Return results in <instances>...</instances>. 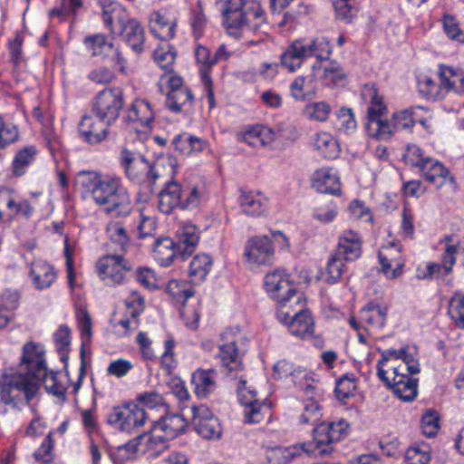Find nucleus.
I'll return each mask as SVG.
<instances>
[{"mask_svg": "<svg viewBox=\"0 0 464 464\" xmlns=\"http://www.w3.org/2000/svg\"><path fill=\"white\" fill-rule=\"evenodd\" d=\"M46 374L44 347L26 343L17 367L5 369L0 376V402L12 408L28 404Z\"/></svg>", "mask_w": 464, "mask_h": 464, "instance_id": "obj_1", "label": "nucleus"}, {"mask_svg": "<svg viewBox=\"0 0 464 464\" xmlns=\"http://www.w3.org/2000/svg\"><path fill=\"white\" fill-rule=\"evenodd\" d=\"M78 179L82 197L91 198L107 215L116 218H125L131 215V197L121 176L82 170L78 173Z\"/></svg>", "mask_w": 464, "mask_h": 464, "instance_id": "obj_2", "label": "nucleus"}, {"mask_svg": "<svg viewBox=\"0 0 464 464\" xmlns=\"http://www.w3.org/2000/svg\"><path fill=\"white\" fill-rule=\"evenodd\" d=\"M349 423L344 419L330 422H321L313 429V440L288 447L272 449L267 459L270 464H287L303 453L307 456L323 457L334 450V444L348 435Z\"/></svg>", "mask_w": 464, "mask_h": 464, "instance_id": "obj_3", "label": "nucleus"}, {"mask_svg": "<svg viewBox=\"0 0 464 464\" xmlns=\"http://www.w3.org/2000/svg\"><path fill=\"white\" fill-rule=\"evenodd\" d=\"M361 98L367 104V134L380 140L391 139L394 132L411 129L414 125L413 109H405L386 119L388 108L383 98L378 93L374 84H365L361 91Z\"/></svg>", "mask_w": 464, "mask_h": 464, "instance_id": "obj_4", "label": "nucleus"}, {"mask_svg": "<svg viewBox=\"0 0 464 464\" xmlns=\"http://www.w3.org/2000/svg\"><path fill=\"white\" fill-rule=\"evenodd\" d=\"M215 5L229 35L238 39L246 33H265L266 14L255 0H215Z\"/></svg>", "mask_w": 464, "mask_h": 464, "instance_id": "obj_5", "label": "nucleus"}, {"mask_svg": "<svg viewBox=\"0 0 464 464\" xmlns=\"http://www.w3.org/2000/svg\"><path fill=\"white\" fill-rule=\"evenodd\" d=\"M102 21L111 33L118 34L137 54L144 51L145 32L140 23L113 0H98Z\"/></svg>", "mask_w": 464, "mask_h": 464, "instance_id": "obj_6", "label": "nucleus"}, {"mask_svg": "<svg viewBox=\"0 0 464 464\" xmlns=\"http://www.w3.org/2000/svg\"><path fill=\"white\" fill-rule=\"evenodd\" d=\"M158 208L166 215L174 209H194L208 201V196L203 184L183 186L177 180L167 181L158 195Z\"/></svg>", "mask_w": 464, "mask_h": 464, "instance_id": "obj_7", "label": "nucleus"}, {"mask_svg": "<svg viewBox=\"0 0 464 464\" xmlns=\"http://www.w3.org/2000/svg\"><path fill=\"white\" fill-rule=\"evenodd\" d=\"M406 165L417 169L419 175L430 184L437 188L442 187L447 181L455 182L450 170L439 160L429 156L416 144H408L402 154Z\"/></svg>", "mask_w": 464, "mask_h": 464, "instance_id": "obj_8", "label": "nucleus"}, {"mask_svg": "<svg viewBox=\"0 0 464 464\" xmlns=\"http://www.w3.org/2000/svg\"><path fill=\"white\" fill-rule=\"evenodd\" d=\"M333 45L325 36L314 39H297L287 46L280 55V64L289 72L301 67L304 61L314 56L317 60H328L332 54Z\"/></svg>", "mask_w": 464, "mask_h": 464, "instance_id": "obj_9", "label": "nucleus"}, {"mask_svg": "<svg viewBox=\"0 0 464 464\" xmlns=\"http://www.w3.org/2000/svg\"><path fill=\"white\" fill-rule=\"evenodd\" d=\"M403 350L401 362L390 367L392 375L391 389L400 400L412 401L418 395V379L411 375L419 373L420 368L418 359L410 353L409 347L405 346Z\"/></svg>", "mask_w": 464, "mask_h": 464, "instance_id": "obj_10", "label": "nucleus"}, {"mask_svg": "<svg viewBox=\"0 0 464 464\" xmlns=\"http://www.w3.org/2000/svg\"><path fill=\"white\" fill-rule=\"evenodd\" d=\"M303 295H296L295 302L276 309L277 320L287 325L291 334L302 339L314 336V324L311 313L304 309Z\"/></svg>", "mask_w": 464, "mask_h": 464, "instance_id": "obj_11", "label": "nucleus"}, {"mask_svg": "<svg viewBox=\"0 0 464 464\" xmlns=\"http://www.w3.org/2000/svg\"><path fill=\"white\" fill-rule=\"evenodd\" d=\"M120 165L125 177L132 183L147 185L152 192V188L160 177L157 166L150 163L143 156L124 149L121 151Z\"/></svg>", "mask_w": 464, "mask_h": 464, "instance_id": "obj_12", "label": "nucleus"}, {"mask_svg": "<svg viewBox=\"0 0 464 464\" xmlns=\"http://www.w3.org/2000/svg\"><path fill=\"white\" fill-rule=\"evenodd\" d=\"M146 413L143 408L135 403H123L113 406L106 415V422L116 430L132 433L143 427Z\"/></svg>", "mask_w": 464, "mask_h": 464, "instance_id": "obj_13", "label": "nucleus"}, {"mask_svg": "<svg viewBox=\"0 0 464 464\" xmlns=\"http://www.w3.org/2000/svg\"><path fill=\"white\" fill-rule=\"evenodd\" d=\"M124 105L123 92L120 88H106L94 97L91 112L101 122L113 124Z\"/></svg>", "mask_w": 464, "mask_h": 464, "instance_id": "obj_14", "label": "nucleus"}, {"mask_svg": "<svg viewBox=\"0 0 464 464\" xmlns=\"http://www.w3.org/2000/svg\"><path fill=\"white\" fill-rule=\"evenodd\" d=\"M264 284L266 293L277 302L278 307L292 304L296 295H303L292 285L290 275L284 268H276L267 273Z\"/></svg>", "mask_w": 464, "mask_h": 464, "instance_id": "obj_15", "label": "nucleus"}, {"mask_svg": "<svg viewBox=\"0 0 464 464\" xmlns=\"http://www.w3.org/2000/svg\"><path fill=\"white\" fill-rule=\"evenodd\" d=\"M237 392L238 402L244 406L245 422L260 423L266 415L270 414V407L266 401L257 399L256 390L247 387L246 380H239Z\"/></svg>", "mask_w": 464, "mask_h": 464, "instance_id": "obj_16", "label": "nucleus"}, {"mask_svg": "<svg viewBox=\"0 0 464 464\" xmlns=\"http://www.w3.org/2000/svg\"><path fill=\"white\" fill-rule=\"evenodd\" d=\"M243 256L252 267L271 266L275 261V246L272 239L266 236H253L245 244Z\"/></svg>", "mask_w": 464, "mask_h": 464, "instance_id": "obj_17", "label": "nucleus"}, {"mask_svg": "<svg viewBox=\"0 0 464 464\" xmlns=\"http://www.w3.org/2000/svg\"><path fill=\"white\" fill-rule=\"evenodd\" d=\"M97 271L101 279L108 285L122 284L126 273L132 269L130 261L122 255H105L96 264Z\"/></svg>", "mask_w": 464, "mask_h": 464, "instance_id": "obj_18", "label": "nucleus"}, {"mask_svg": "<svg viewBox=\"0 0 464 464\" xmlns=\"http://www.w3.org/2000/svg\"><path fill=\"white\" fill-rule=\"evenodd\" d=\"M34 210L27 199H16L14 189L0 188V223L10 224L18 216L29 219Z\"/></svg>", "mask_w": 464, "mask_h": 464, "instance_id": "obj_19", "label": "nucleus"}, {"mask_svg": "<svg viewBox=\"0 0 464 464\" xmlns=\"http://www.w3.org/2000/svg\"><path fill=\"white\" fill-rule=\"evenodd\" d=\"M169 441L152 427L150 433L137 436L125 448L132 453L146 454L148 459H155L168 450Z\"/></svg>", "mask_w": 464, "mask_h": 464, "instance_id": "obj_20", "label": "nucleus"}, {"mask_svg": "<svg viewBox=\"0 0 464 464\" xmlns=\"http://www.w3.org/2000/svg\"><path fill=\"white\" fill-rule=\"evenodd\" d=\"M192 425L196 432L206 440L219 439L222 434L219 420L204 404L193 406Z\"/></svg>", "mask_w": 464, "mask_h": 464, "instance_id": "obj_21", "label": "nucleus"}, {"mask_svg": "<svg viewBox=\"0 0 464 464\" xmlns=\"http://www.w3.org/2000/svg\"><path fill=\"white\" fill-rule=\"evenodd\" d=\"M216 358L219 361L222 372L231 378L237 377L238 372L243 370L241 357L235 340L219 344Z\"/></svg>", "mask_w": 464, "mask_h": 464, "instance_id": "obj_22", "label": "nucleus"}, {"mask_svg": "<svg viewBox=\"0 0 464 464\" xmlns=\"http://www.w3.org/2000/svg\"><path fill=\"white\" fill-rule=\"evenodd\" d=\"M195 59L198 66V72L204 88L207 92V98L209 108L215 106V96L212 86L211 71L215 65V60L208 48L203 45H198L195 50Z\"/></svg>", "mask_w": 464, "mask_h": 464, "instance_id": "obj_23", "label": "nucleus"}, {"mask_svg": "<svg viewBox=\"0 0 464 464\" xmlns=\"http://www.w3.org/2000/svg\"><path fill=\"white\" fill-rule=\"evenodd\" d=\"M362 238L355 230L343 231L338 237L335 253L343 256L347 262H353L362 256Z\"/></svg>", "mask_w": 464, "mask_h": 464, "instance_id": "obj_24", "label": "nucleus"}, {"mask_svg": "<svg viewBox=\"0 0 464 464\" xmlns=\"http://www.w3.org/2000/svg\"><path fill=\"white\" fill-rule=\"evenodd\" d=\"M95 119L97 118L92 112L83 115L78 127L81 139L91 145L104 140L108 135V127L110 126L100 121L96 122Z\"/></svg>", "mask_w": 464, "mask_h": 464, "instance_id": "obj_25", "label": "nucleus"}, {"mask_svg": "<svg viewBox=\"0 0 464 464\" xmlns=\"http://www.w3.org/2000/svg\"><path fill=\"white\" fill-rule=\"evenodd\" d=\"M382 272L387 279H395L402 275L404 260L393 245L382 247L378 254Z\"/></svg>", "mask_w": 464, "mask_h": 464, "instance_id": "obj_26", "label": "nucleus"}, {"mask_svg": "<svg viewBox=\"0 0 464 464\" xmlns=\"http://www.w3.org/2000/svg\"><path fill=\"white\" fill-rule=\"evenodd\" d=\"M312 186L320 193L336 195L341 191L340 177L334 169L321 168L314 172Z\"/></svg>", "mask_w": 464, "mask_h": 464, "instance_id": "obj_27", "label": "nucleus"}, {"mask_svg": "<svg viewBox=\"0 0 464 464\" xmlns=\"http://www.w3.org/2000/svg\"><path fill=\"white\" fill-rule=\"evenodd\" d=\"M438 73L445 95L449 92H454L459 95L464 94V71L461 68L439 64Z\"/></svg>", "mask_w": 464, "mask_h": 464, "instance_id": "obj_28", "label": "nucleus"}, {"mask_svg": "<svg viewBox=\"0 0 464 464\" xmlns=\"http://www.w3.org/2000/svg\"><path fill=\"white\" fill-rule=\"evenodd\" d=\"M128 307H133L130 312L131 317L121 319L113 324L114 329L121 336L127 335L130 331L135 330L139 325L137 316L140 314L144 307V298L137 291L130 292V300L126 301Z\"/></svg>", "mask_w": 464, "mask_h": 464, "instance_id": "obj_29", "label": "nucleus"}, {"mask_svg": "<svg viewBox=\"0 0 464 464\" xmlns=\"http://www.w3.org/2000/svg\"><path fill=\"white\" fill-rule=\"evenodd\" d=\"M238 202L242 211L250 217H260L268 209V199L261 192L241 190Z\"/></svg>", "mask_w": 464, "mask_h": 464, "instance_id": "obj_30", "label": "nucleus"}, {"mask_svg": "<svg viewBox=\"0 0 464 464\" xmlns=\"http://www.w3.org/2000/svg\"><path fill=\"white\" fill-rule=\"evenodd\" d=\"M29 276L37 290H44L54 283L57 273L52 265L43 260H36L31 265Z\"/></svg>", "mask_w": 464, "mask_h": 464, "instance_id": "obj_31", "label": "nucleus"}, {"mask_svg": "<svg viewBox=\"0 0 464 464\" xmlns=\"http://www.w3.org/2000/svg\"><path fill=\"white\" fill-rule=\"evenodd\" d=\"M176 23L167 13L153 12L150 16V31L157 38L169 41L175 36Z\"/></svg>", "mask_w": 464, "mask_h": 464, "instance_id": "obj_32", "label": "nucleus"}, {"mask_svg": "<svg viewBox=\"0 0 464 464\" xmlns=\"http://www.w3.org/2000/svg\"><path fill=\"white\" fill-rule=\"evenodd\" d=\"M194 393L200 399L208 397L217 389V372L214 370L198 369L191 375Z\"/></svg>", "mask_w": 464, "mask_h": 464, "instance_id": "obj_33", "label": "nucleus"}, {"mask_svg": "<svg viewBox=\"0 0 464 464\" xmlns=\"http://www.w3.org/2000/svg\"><path fill=\"white\" fill-rule=\"evenodd\" d=\"M199 241V230L192 224H186L178 232L176 246L181 261H185L195 251Z\"/></svg>", "mask_w": 464, "mask_h": 464, "instance_id": "obj_34", "label": "nucleus"}, {"mask_svg": "<svg viewBox=\"0 0 464 464\" xmlns=\"http://www.w3.org/2000/svg\"><path fill=\"white\" fill-rule=\"evenodd\" d=\"M359 317L367 330H381L387 321V308L371 302L360 310Z\"/></svg>", "mask_w": 464, "mask_h": 464, "instance_id": "obj_35", "label": "nucleus"}, {"mask_svg": "<svg viewBox=\"0 0 464 464\" xmlns=\"http://www.w3.org/2000/svg\"><path fill=\"white\" fill-rule=\"evenodd\" d=\"M188 425L187 420L180 414H169L161 417L154 422L153 429L159 431L169 440L175 439L181 434Z\"/></svg>", "mask_w": 464, "mask_h": 464, "instance_id": "obj_36", "label": "nucleus"}, {"mask_svg": "<svg viewBox=\"0 0 464 464\" xmlns=\"http://www.w3.org/2000/svg\"><path fill=\"white\" fill-rule=\"evenodd\" d=\"M171 145L183 156H189L192 153H198L208 148V141L202 138L194 136L188 132L176 135Z\"/></svg>", "mask_w": 464, "mask_h": 464, "instance_id": "obj_37", "label": "nucleus"}, {"mask_svg": "<svg viewBox=\"0 0 464 464\" xmlns=\"http://www.w3.org/2000/svg\"><path fill=\"white\" fill-rule=\"evenodd\" d=\"M176 243L169 237L159 238L154 243L153 257L161 266H169L175 259H180Z\"/></svg>", "mask_w": 464, "mask_h": 464, "instance_id": "obj_38", "label": "nucleus"}, {"mask_svg": "<svg viewBox=\"0 0 464 464\" xmlns=\"http://www.w3.org/2000/svg\"><path fill=\"white\" fill-rule=\"evenodd\" d=\"M154 119L150 104L141 99L135 100L127 110L126 120L137 122L142 127H150Z\"/></svg>", "mask_w": 464, "mask_h": 464, "instance_id": "obj_39", "label": "nucleus"}, {"mask_svg": "<svg viewBox=\"0 0 464 464\" xmlns=\"http://www.w3.org/2000/svg\"><path fill=\"white\" fill-rule=\"evenodd\" d=\"M38 150L34 145L25 146L18 150L13 159L11 170L14 177H21L27 172L34 162Z\"/></svg>", "mask_w": 464, "mask_h": 464, "instance_id": "obj_40", "label": "nucleus"}, {"mask_svg": "<svg viewBox=\"0 0 464 464\" xmlns=\"http://www.w3.org/2000/svg\"><path fill=\"white\" fill-rule=\"evenodd\" d=\"M275 139L274 131L263 125H256L242 134V140L249 146L257 148L270 144Z\"/></svg>", "mask_w": 464, "mask_h": 464, "instance_id": "obj_41", "label": "nucleus"}, {"mask_svg": "<svg viewBox=\"0 0 464 464\" xmlns=\"http://www.w3.org/2000/svg\"><path fill=\"white\" fill-rule=\"evenodd\" d=\"M213 260L207 254L196 255L189 262L188 276L196 284L204 281L210 272Z\"/></svg>", "mask_w": 464, "mask_h": 464, "instance_id": "obj_42", "label": "nucleus"}, {"mask_svg": "<svg viewBox=\"0 0 464 464\" xmlns=\"http://www.w3.org/2000/svg\"><path fill=\"white\" fill-rule=\"evenodd\" d=\"M194 97L188 87L175 92H167L166 106L175 113L186 111L192 106Z\"/></svg>", "mask_w": 464, "mask_h": 464, "instance_id": "obj_43", "label": "nucleus"}, {"mask_svg": "<svg viewBox=\"0 0 464 464\" xmlns=\"http://www.w3.org/2000/svg\"><path fill=\"white\" fill-rule=\"evenodd\" d=\"M314 147L319 154L327 160L338 158L340 147L334 136L326 131L318 132L314 139Z\"/></svg>", "mask_w": 464, "mask_h": 464, "instance_id": "obj_44", "label": "nucleus"}, {"mask_svg": "<svg viewBox=\"0 0 464 464\" xmlns=\"http://www.w3.org/2000/svg\"><path fill=\"white\" fill-rule=\"evenodd\" d=\"M83 44L92 56H99L103 60L108 57V53L114 46L113 42L109 41L107 36L102 34L85 36Z\"/></svg>", "mask_w": 464, "mask_h": 464, "instance_id": "obj_45", "label": "nucleus"}, {"mask_svg": "<svg viewBox=\"0 0 464 464\" xmlns=\"http://www.w3.org/2000/svg\"><path fill=\"white\" fill-rule=\"evenodd\" d=\"M306 374V369L300 366H295L293 362L287 360H280L275 365L273 369V376L276 380H285L290 378L292 382L295 384L297 379L304 378Z\"/></svg>", "mask_w": 464, "mask_h": 464, "instance_id": "obj_46", "label": "nucleus"}, {"mask_svg": "<svg viewBox=\"0 0 464 464\" xmlns=\"http://www.w3.org/2000/svg\"><path fill=\"white\" fill-rule=\"evenodd\" d=\"M312 79L309 76L299 75L289 85L290 96L297 102H305L314 97L315 92L311 90Z\"/></svg>", "mask_w": 464, "mask_h": 464, "instance_id": "obj_47", "label": "nucleus"}, {"mask_svg": "<svg viewBox=\"0 0 464 464\" xmlns=\"http://www.w3.org/2000/svg\"><path fill=\"white\" fill-rule=\"evenodd\" d=\"M403 347L401 349H387L382 352V357L377 363V376L389 388H391L392 382V375L389 370H385L384 366L392 360H401L403 354Z\"/></svg>", "mask_w": 464, "mask_h": 464, "instance_id": "obj_48", "label": "nucleus"}, {"mask_svg": "<svg viewBox=\"0 0 464 464\" xmlns=\"http://www.w3.org/2000/svg\"><path fill=\"white\" fill-rule=\"evenodd\" d=\"M332 112V106L324 102H313L305 104L303 115L309 121L325 122Z\"/></svg>", "mask_w": 464, "mask_h": 464, "instance_id": "obj_49", "label": "nucleus"}, {"mask_svg": "<svg viewBox=\"0 0 464 464\" xmlns=\"http://www.w3.org/2000/svg\"><path fill=\"white\" fill-rule=\"evenodd\" d=\"M76 320L82 339L81 356L83 357L84 345L90 343L92 335V319L85 306L76 308Z\"/></svg>", "mask_w": 464, "mask_h": 464, "instance_id": "obj_50", "label": "nucleus"}, {"mask_svg": "<svg viewBox=\"0 0 464 464\" xmlns=\"http://www.w3.org/2000/svg\"><path fill=\"white\" fill-rule=\"evenodd\" d=\"M166 292L173 300L181 304L194 295L193 287L187 281L177 279H172L168 283Z\"/></svg>", "mask_w": 464, "mask_h": 464, "instance_id": "obj_51", "label": "nucleus"}, {"mask_svg": "<svg viewBox=\"0 0 464 464\" xmlns=\"http://www.w3.org/2000/svg\"><path fill=\"white\" fill-rule=\"evenodd\" d=\"M344 261L343 257L336 253L328 259L324 273L327 284L334 285L340 281L346 268Z\"/></svg>", "mask_w": 464, "mask_h": 464, "instance_id": "obj_52", "label": "nucleus"}, {"mask_svg": "<svg viewBox=\"0 0 464 464\" xmlns=\"http://www.w3.org/2000/svg\"><path fill=\"white\" fill-rule=\"evenodd\" d=\"M448 314L455 325L464 329V294L455 292L450 297L448 308Z\"/></svg>", "mask_w": 464, "mask_h": 464, "instance_id": "obj_53", "label": "nucleus"}, {"mask_svg": "<svg viewBox=\"0 0 464 464\" xmlns=\"http://www.w3.org/2000/svg\"><path fill=\"white\" fill-rule=\"evenodd\" d=\"M322 417L323 413L319 403L314 399H306L299 416V423L302 425H315Z\"/></svg>", "mask_w": 464, "mask_h": 464, "instance_id": "obj_54", "label": "nucleus"}, {"mask_svg": "<svg viewBox=\"0 0 464 464\" xmlns=\"http://www.w3.org/2000/svg\"><path fill=\"white\" fill-rule=\"evenodd\" d=\"M357 388V381L353 373L343 374L336 381L335 394L339 401H345L347 399L354 396Z\"/></svg>", "mask_w": 464, "mask_h": 464, "instance_id": "obj_55", "label": "nucleus"}, {"mask_svg": "<svg viewBox=\"0 0 464 464\" xmlns=\"http://www.w3.org/2000/svg\"><path fill=\"white\" fill-rule=\"evenodd\" d=\"M153 58L160 68L170 72L176 60V52L172 45L164 44L154 51Z\"/></svg>", "mask_w": 464, "mask_h": 464, "instance_id": "obj_56", "label": "nucleus"}, {"mask_svg": "<svg viewBox=\"0 0 464 464\" xmlns=\"http://www.w3.org/2000/svg\"><path fill=\"white\" fill-rule=\"evenodd\" d=\"M53 450L54 440L53 432L50 431L42 441L40 447L34 452L33 457L39 464H50L54 459Z\"/></svg>", "mask_w": 464, "mask_h": 464, "instance_id": "obj_57", "label": "nucleus"}, {"mask_svg": "<svg viewBox=\"0 0 464 464\" xmlns=\"http://www.w3.org/2000/svg\"><path fill=\"white\" fill-rule=\"evenodd\" d=\"M158 86L160 92L166 96L167 92H175L187 87L184 85L182 77L172 71L167 72L160 77Z\"/></svg>", "mask_w": 464, "mask_h": 464, "instance_id": "obj_58", "label": "nucleus"}, {"mask_svg": "<svg viewBox=\"0 0 464 464\" xmlns=\"http://www.w3.org/2000/svg\"><path fill=\"white\" fill-rule=\"evenodd\" d=\"M106 231L111 240L120 246L121 251H125L130 244V236L121 222L111 221L107 225Z\"/></svg>", "mask_w": 464, "mask_h": 464, "instance_id": "obj_59", "label": "nucleus"}, {"mask_svg": "<svg viewBox=\"0 0 464 464\" xmlns=\"http://www.w3.org/2000/svg\"><path fill=\"white\" fill-rule=\"evenodd\" d=\"M418 87L420 92H421L428 99L437 101L442 100L445 97V92L441 82L437 84V82L430 77L425 76L419 80Z\"/></svg>", "mask_w": 464, "mask_h": 464, "instance_id": "obj_60", "label": "nucleus"}, {"mask_svg": "<svg viewBox=\"0 0 464 464\" xmlns=\"http://www.w3.org/2000/svg\"><path fill=\"white\" fill-rule=\"evenodd\" d=\"M323 78L327 85H342L345 80V73L339 63L330 62L324 66Z\"/></svg>", "mask_w": 464, "mask_h": 464, "instance_id": "obj_61", "label": "nucleus"}, {"mask_svg": "<svg viewBox=\"0 0 464 464\" xmlns=\"http://www.w3.org/2000/svg\"><path fill=\"white\" fill-rule=\"evenodd\" d=\"M19 138L18 128L0 117V149L14 143Z\"/></svg>", "mask_w": 464, "mask_h": 464, "instance_id": "obj_62", "label": "nucleus"}, {"mask_svg": "<svg viewBox=\"0 0 464 464\" xmlns=\"http://www.w3.org/2000/svg\"><path fill=\"white\" fill-rule=\"evenodd\" d=\"M57 351L62 361H66L68 357L69 345L71 343V330L68 326L62 325L53 335Z\"/></svg>", "mask_w": 464, "mask_h": 464, "instance_id": "obj_63", "label": "nucleus"}, {"mask_svg": "<svg viewBox=\"0 0 464 464\" xmlns=\"http://www.w3.org/2000/svg\"><path fill=\"white\" fill-rule=\"evenodd\" d=\"M442 24L444 33L450 39L464 44V32L460 29L459 24L454 16L445 14L442 19Z\"/></svg>", "mask_w": 464, "mask_h": 464, "instance_id": "obj_64", "label": "nucleus"}]
</instances>
